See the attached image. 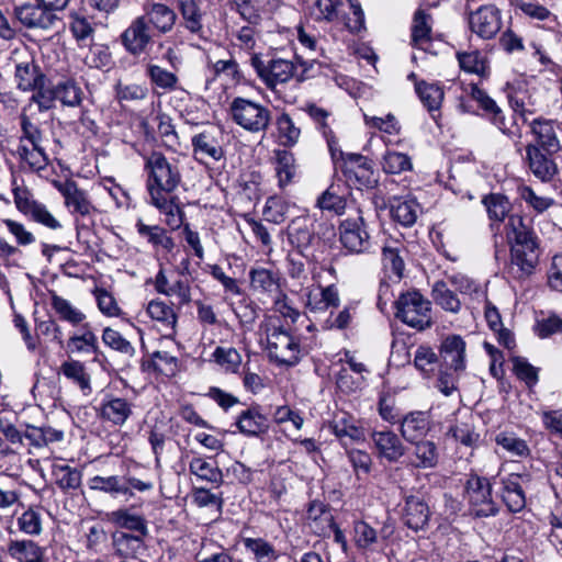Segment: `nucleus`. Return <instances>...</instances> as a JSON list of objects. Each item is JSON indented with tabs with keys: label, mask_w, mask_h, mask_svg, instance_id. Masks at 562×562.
<instances>
[{
	"label": "nucleus",
	"mask_w": 562,
	"mask_h": 562,
	"mask_svg": "<svg viewBox=\"0 0 562 562\" xmlns=\"http://www.w3.org/2000/svg\"><path fill=\"white\" fill-rule=\"evenodd\" d=\"M439 357L437 386L445 396H450L458 390L459 379L467 369V342L463 337H445L439 347Z\"/></svg>",
	"instance_id": "nucleus-1"
},
{
	"label": "nucleus",
	"mask_w": 562,
	"mask_h": 562,
	"mask_svg": "<svg viewBox=\"0 0 562 562\" xmlns=\"http://www.w3.org/2000/svg\"><path fill=\"white\" fill-rule=\"evenodd\" d=\"M259 342L267 349L269 358L279 364L293 366L299 361V347L292 336L279 325L277 317H269L260 326Z\"/></svg>",
	"instance_id": "nucleus-2"
},
{
	"label": "nucleus",
	"mask_w": 562,
	"mask_h": 562,
	"mask_svg": "<svg viewBox=\"0 0 562 562\" xmlns=\"http://www.w3.org/2000/svg\"><path fill=\"white\" fill-rule=\"evenodd\" d=\"M146 188L149 196L173 193L181 182L179 166L175 159L154 151L145 157Z\"/></svg>",
	"instance_id": "nucleus-3"
},
{
	"label": "nucleus",
	"mask_w": 562,
	"mask_h": 562,
	"mask_svg": "<svg viewBox=\"0 0 562 562\" xmlns=\"http://www.w3.org/2000/svg\"><path fill=\"white\" fill-rule=\"evenodd\" d=\"M396 317L407 326L423 330L431 325L430 302L418 291L402 293L396 301Z\"/></svg>",
	"instance_id": "nucleus-4"
},
{
	"label": "nucleus",
	"mask_w": 562,
	"mask_h": 562,
	"mask_svg": "<svg viewBox=\"0 0 562 562\" xmlns=\"http://www.w3.org/2000/svg\"><path fill=\"white\" fill-rule=\"evenodd\" d=\"M339 241L349 254H364L371 248L370 234L361 211L348 215L338 227Z\"/></svg>",
	"instance_id": "nucleus-5"
},
{
	"label": "nucleus",
	"mask_w": 562,
	"mask_h": 562,
	"mask_svg": "<svg viewBox=\"0 0 562 562\" xmlns=\"http://www.w3.org/2000/svg\"><path fill=\"white\" fill-rule=\"evenodd\" d=\"M464 498L475 517H490L498 512L492 498V485L486 477L470 475L465 483Z\"/></svg>",
	"instance_id": "nucleus-6"
},
{
	"label": "nucleus",
	"mask_w": 562,
	"mask_h": 562,
	"mask_svg": "<svg viewBox=\"0 0 562 562\" xmlns=\"http://www.w3.org/2000/svg\"><path fill=\"white\" fill-rule=\"evenodd\" d=\"M53 186L64 198L65 207L76 218L91 217L98 212L89 193L81 189L72 179L64 181L54 180Z\"/></svg>",
	"instance_id": "nucleus-7"
},
{
	"label": "nucleus",
	"mask_w": 562,
	"mask_h": 562,
	"mask_svg": "<svg viewBox=\"0 0 562 562\" xmlns=\"http://www.w3.org/2000/svg\"><path fill=\"white\" fill-rule=\"evenodd\" d=\"M555 154L540 150L536 146H525L522 162L527 170L541 183H551L560 172L558 162L553 157Z\"/></svg>",
	"instance_id": "nucleus-8"
},
{
	"label": "nucleus",
	"mask_w": 562,
	"mask_h": 562,
	"mask_svg": "<svg viewBox=\"0 0 562 562\" xmlns=\"http://www.w3.org/2000/svg\"><path fill=\"white\" fill-rule=\"evenodd\" d=\"M539 256L537 238L510 245L512 270L516 277L522 279L532 274L539 263Z\"/></svg>",
	"instance_id": "nucleus-9"
},
{
	"label": "nucleus",
	"mask_w": 562,
	"mask_h": 562,
	"mask_svg": "<svg viewBox=\"0 0 562 562\" xmlns=\"http://www.w3.org/2000/svg\"><path fill=\"white\" fill-rule=\"evenodd\" d=\"M468 24L472 33L483 40H491L502 27L501 11L491 4L482 5L469 13Z\"/></svg>",
	"instance_id": "nucleus-10"
},
{
	"label": "nucleus",
	"mask_w": 562,
	"mask_h": 562,
	"mask_svg": "<svg viewBox=\"0 0 562 562\" xmlns=\"http://www.w3.org/2000/svg\"><path fill=\"white\" fill-rule=\"evenodd\" d=\"M14 15L27 29L49 30L59 20L56 13L50 12L40 2L15 7Z\"/></svg>",
	"instance_id": "nucleus-11"
},
{
	"label": "nucleus",
	"mask_w": 562,
	"mask_h": 562,
	"mask_svg": "<svg viewBox=\"0 0 562 562\" xmlns=\"http://www.w3.org/2000/svg\"><path fill=\"white\" fill-rule=\"evenodd\" d=\"M251 66L269 87L286 82L293 77L295 70L293 63L290 60L274 59L266 65L258 56L251 58Z\"/></svg>",
	"instance_id": "nucleus-12"
},
{
	"label": "nucleus",
	"mask_w": 562,
	"mask_h": 562,
	"mask_svg": "<svg viewBox=\"0 0 562 562\" xmlns=\"http://www.w3.org/2000/svg\"><path fill=\"white\" fill-rule=\"evenodd\" d=\"M532 140L526 146H536L540 150L549 153H559L562 144L558 136L557 124L552 120L535 119L529 124Z\"/></svg>",
	"instance_id": "nucleus-13"
},
{
	"label": "nucleus",
	"mask_w": 562,
	"mask_h": 562,
	"mask_svg": "<svg viewBox=\"0 0 562 562\" xmlns=\"http://www.w3.org/2000/svg\"><path fill=\"white\" fill-rule=\"evenodd\" d=\"M134 404L128 400L106 394L100 404V417L113 426H123L133 415Z\"/></svg>",
	"instance_id": "nucleus-14"
},
{
	"label": "nucleus",
	"mask_w": 562,
	"mask_h": 562,
	"mask_svg": "<svg viewBox=\"0 0 562 562\" xmlns=\"http://www.w3.org/2000/svg\"><path fill=\"white\" fill-rule=\"evenodd\" d=\"M122 44L133 55L142 54L151 42L150 29L145 16H137L121 35Z\"/></svg>",
	"instance_id": "nucleus-15"
},
{
	"label": "nucleus",
	"mask_w": 562,
	"mask_h": 562,
	"mask_svg": "<svg viewBox=\"0 0 562 562\" xmlns=\"http://www.w3.org/2000/svg\"><path fill=\"white\" fill-rule=\"evenodd\" d=\"M524 480L525 476L517 473H510L501 479V497L512 513H519L526 506L525 492L521 486Z\"/></svg>",
	"instance_id": "nucleus-16"
},
{
	"label": "nucleus",
	"mask_w": 562,
	"mask_h": 562,
	"mask_svg": "<svg viewBox=\"0 0 562 562\" xmlns=\"http://www.w3.org/2000/svg\"><path fill=\"white\" fill-rule=\"evenodd\" d=\"M181 15V25L199 40L206 41L207 34L203 25V12L196 0H177Z\"/></svg>",
	"instance_id": "nucleus-17"
},
{
	"label": "nucleus",
	"mask_w": 562,
	"mask_h": 562,
	"mask_svg": "<svg viewBox=\"0 0 562 562\" xmlns=\"http://www.w3.org/2000/svg\"><path fill=\"white\" fill-rule=\"evenodd\" d=\"M431 429V418L427 412L416 411L404 416L401 422L402 437L411 443L423 441Z\"/></svg>",
	"instance_id": "nucleus-18"
},
{
	"label": "nucleus",
	"mask_w": 562,
	"mask_h": 562,
	"mask_svg": "<svg viewBox=\"0 0 562 562\" xmlns=\"http://www.w3.org/2000/svg\"><path fill=\"white\" fill-rule=\"evenodd\" d=\"M144 12L143 16L146 18L148 25L150 24L161 34L169 33L178 19L176 11L161 2L145 3Z\"/></svg>",
	"instance_id": "nucleus-19"
},
{
	"label": "nucleus",
	"mask_w": 562,
	"mask_h": 562,
	"mask_svg": "<svg viewBox=\"0 0 562 562\" xmlns=\"http://www.w3.org/2000/svg\"><path fill=\"white\" fill-rule=\"evenodd\" d=\"M371 439L380 458L389 462H396L405 454V447L401 439L391 430H374Z\"/></svg>",
	"instance_id": "nucleus-20"
},
{
	"label": "nucleus",
	"mask_w": 562,
	"mask_h": 562,
	"mask_svg": "<svg viewBox=\"0 0 562 562\" xmlns=\"http://www.w3.org/2000/svg\"><path fill=\"white\" fill-rule=\"evenodd\" d=\"M150 202L165 216L164 222L171 229H178L183 224V211L178 203V198L172 193L153 195Z\"/></svg>",
	"instance_id": "nucleus-21"
},
{
	"label": "nucleus",
	"mask_w": 562,
	"mask_h": 562,
	"mask_svg": "<svg viewBox=\"0 0 562 562\" xmlns=\"http://www.w3.org/2000/svg\"><path fill=\"white\" fill-rule=\"evenodd\" d=\"M403 518L408 528L420 530L428 524L429 507L422 497L409 495L405 498Z\"/></svg>",
	"instance_id": "nucleus-22"
},
{
	"label": "nucleus",
	"mask_w": 562,
	"mask_h": 562,
	"mask_svg": "<svg viewBox=\"0 0 562 562\" xmlns=\"http://www.w3.org/2000/svg\"><path fill=\"white\" fill-rule=\"evenodd\" d=\"M110 522L119 528L132 531L131 533L148 536L149 529L143 515L133 513L130 508H119L108 515Z\"/></svg>",
	"instance_id": "nucleus-23"
},
{
	"label": "nucleus",
	"mask_w": 562,
	"mask_h": 562,
	"mask_svg": "<svg viewBox=\"0 0 562 562\" xmlns=\"http://www.w3.org/2000/svg\"><path fill=\"white\" fill-rule=\"evenodd\" d=\"M415 448L408 458L407 465L413 469H434L439 461V453L434 441L423 440L414 442Z\"/></svg>",
	"instance_id": "nucleus-24"
},
{
	"label": "nucleus",
	"mask_w": 562,
	"mask_h": 562,
	"mask_svg": "<svg viewBox=\"0 0 562 562\" xmlns=\"http://www.w3.org/2000/svg\"><path fill=\"white\" fill-rule=\"evenodd\" d=\"M330 429L342 445L360 441L364 438L363 430L357 425L356 420L346 413L334 417L330 423Z\"/></svg>",
	"instance_id": "nucleus-25"
},
{
	"label": "nucleus",
	"mask_w": 562,
	"mask_h": 562,
	"mask_svg": "<svg viewBox=\"0 0 562 562\" xmlns=\"http://www.w3.org/2000/svg\"><path fill=\"white\" fill-rule=\"evenodd\" d=\"M412 44L424 52L431 45V16L424 10H417L412 24Z\"/></svg>",
	"instance_id": "nucleus-26"
},
{
	"label": "nucleus",
	"mask_w": 562,
	"mask_h": 562,
	"mask_svg": "<svg viewBox=\"0 0 562 562\" xmlns=\"http://www.w3.org/2000/svg\"><path fill=\"white\" fill-rule=\"evenodd\" d=\"M422 209L414 198H395L391 204L393 220L405 227L414 225Z\"/></svg>",
	"instance_id": "nucleus-27"
},
{
	"label": "nucleus",
	"mask_w": 562,
	"mask_h": 562,
	"mask_svg": "<svg viewBox=\"0 0 562 562\" xmlns=\"http://www.w3.org/2000/svg\"><path fill=\"white\" fill-rule=\"evenodd\" d=\"M88 486L92 491L110 494L112 497H117L119 495L132 497L134 495V493L127 488L124 476L120 475L92 476L88 481Z\"/></svg>",
	"instance_id": "nucleus-28"
},
{
	"label": "nucleus",
	"mask_w": 562,
	"mask_h": 562,
	"mask_svg": "<svg viewBox=\"0 0 562 562\" xmlns=\"http://www.w3.org/2000/svg\"><path fill=\"white\" fill-rule=\"evenodd\" d=\"M339 293L335 285L316 288L307 293L306 306L312 312H322L339 305Z\"/></svg>",
	"instance_id": "nucleus-29"
},
{
	"label": "nucleus",
	"mask_w": 562,
	"mask_h": 562,
	"mask_svg": "<svg viewBox=\"0 0 562 562\" xmlns=\"http://www.w3.org/2000/svg\"><path fill=\"white\" fill-rule=\"evenodd\" d=\"M471 98L476 101L479 106L485 112L492 123L497 126L503 133H506L507 127L503 111L496 104V102L481 88L477 86L471 87Z\"/></svg>",
	"instance_id": "nucleus-30"
},
{
	"label": "nucleus",
	"mask_w": 562,
	"mask_h": 562,
	"mask_svg": "<svg viewBox=\"0 0 562 562\" xmlns=\"http://www.w3.org/2000/svg\"><path fill=\"white\" fill-rule=\"evenodd\" d=\"M189 471L196 480L215 486H218L223 480L222 471L212 459L193 457L189 462Z\"/></svg>",
	"instance_id": "nucleus-31"
},
{
	"label": "nucleus",
	"mask_w": 562,
	"mask_h": 562,
	"mask_svg": "<svg viewBox=\"0 0 562 562\" xmlns=\"http://www.w3.org/2000/svg\"><path fill=\"white\" fill-rule=\"evenodd\" d=\"M59 461L60 459L54 458L50 465L56 485L64 492L80 487L82 480L81 471L63 464Z\"/></svg>",
	"instance_id": "nucleus-32"
},
{
	"label": "nucleus",
	"mask_w": 562,
	"mask_h": 562,
	"mask_svg": "<svg viewBox=\"0 0 562 562\" xmlns=\"http://www.w3.org/2000/svg\"><path fill=\"white\" fill-rule=\"evenodd\" d=\"M8 554L18 562H36L44 555V549L30 539L10 540L7 546Z\"/></svg>",
	"instance_id": "nucleus-33"
},
{
	"label": "nucleus",
	"mask_w": 562,
	"mask_h": 562,
	"mask_svg": "<svg viewBox=\"0 0 562 562\" xmlns=\"http://www.w3.org/2000/svg\"><path fill=\"white\" fill-rule=\"evenodd\" d=\"M193 153L198 160H220L223 157L222 147L210 132H203L192 137Z\"/></svg>",
	"instance_id": "nucleus-34"
},
{
	"label": "nucleus",
	"mask_w": 562,
	"mask_h": 562,
	"mask_svg": "<svg viewBox=\"0 0 562 562\" xmlns=\"http://www.w3.org/2000/svg\"><path fill=\"white\" fill-rule=\"evenodd\" d=\"M16 154L22 166L31 171L38 172L48 164V157L42 144H19Z\"/></svg>",
	"instance_id": "nucleus-35"
},
{
	"label": "nucleus",
	"mask_w": 562,
	"mask_h": 562,
	"mask_svg": "<svg viewBox=\"0 0 562 562\" xmlns=\"http://www.w3.org/2000/svg\"><path fill=\"white\" fill-rule=\"evenodd\" d=\"M147 537L126 531H115L112 535V542L115 551L121 557H133L144 549Z\"/></svg>",
	"instance_id": "nucleus-36"
},
{
	"label": "nucleus",
	"mask_w": 562,
	"mask_h": 562,
	"mask_svg": "<svg viewBox=\"0 0 562 562\" xmlns=\"http://www.w3.org/2000/svg\"><path fill=\"white\" fill-rule=\"evenodd\" d=\"M352 539L357 549L363 552H374L381 543L376 530L363 520L355 521Z\"/></svg>",
	"instance_id": "nucleus-37"
},
{
	"label": "nucleus",
	"mask_w": 562,
	"mask_h": 562,
	"mask_svg": "<svg viewBox=\"0 0 562 562\" xmlns=\"http://www.w3.org/2000/svg\"><path fill=\"white\" fill-rule=\"evenodd\" d=\"M98 348V337L88 324L83 325L77 334L70 336L67 341V349L72 353L97 352Z\"/></svg>",
	"instance_id": "nucleus-38"
},
{
	"label": "nucleus",
	"mask_w": 562,
	"mask_h": 562,
	"mask_svg": "<svg viewBox=\"0 0 562 562\" xmlns=\"http://www.w3.org/2000/svg\"><path fill=\"white\" fill-rule=\"evenodd\" d=\"M448 280L462 295H468L472 303H481L485 301V289L465 274L454 273L449 276Z\"/></svg>",
	"instance_id": "nucleus-39"
},
{
	"label": "nucleus",
	"mask_w": 562,
	"mask_h": 562,
	"mask_svg": "<svg viewBox=\"0 0 562 562\" xmlns=\"http://www.w3.org/2000/svg\"><path fill=\"white\" fill-rule=\"evenodd\" d=\"M306 111L326 139L331 157L335 158L337 151V137L335 136L330 125L327 123V119L330 115L329 112L315 104L308 105Z\"/></svg>",
	"instance_id": "nucleus-40"
},
{
	"label": "nucleus",
	"mask_w": 562,
	"mask_h": 562,
	"mask_svg": "<svg viewBox=\"0 0 562 562\" xmlns=\"http://www.w3.org/2000/svg\"><path fill=\"white\" fill-rule=\"evenodd\" d=\"M18 88L22 91H32L42 86L43 76L33 61L21 63L15 68Z\"/></svg>",
	"instance_id": "nucleus-41"
},
{
	"label": "nucleus",
	"mask_w": 562,
	"mask_h": 562,
	"mask_svg": "<svg viewBox=\"0 0 562 562\" xmlns=\"http://www.w3.org/2000/svg\"><path fill=\"white\" fill-rule=\"evenodd\" d=\"M148 316L170 331L175 330L177 324V314L172 306L161 300H151L146 308Z\"/></svg>",
	"instance_id": "nucleus-42"
},
{
	"label": "nucleus",
	"mask_w": 562,
	"mask_h": 562,
	"mask_svg": "<svg viewBox=\"0 0 562 562\" xmlns=\"http://www.w3.org/2000/svg\"><path fill=\"white\" fill-rule=\"evenodd\" d=\"M517 194L529 209L538 214L548 211L555 204V200L553 198L538 194L533 188L528 184L518 186Z\"/></svg>",
	"instance_id": "nucleus-43"
},
{
	"label": "nucleus",
	"mask_w": 562,
	"mask_h": 562,
	"mask_svg": "<svg viewBox=\"0 0 562 562\" xmlns=\"http://www.w3.org/2000/svg\"><path fill=\"white\" fill-rule=\"evenodd\" d=\"M431 295L437 305L442 310L457 314L461 310V301L457 294L450 290L445 281H437L432 285Z\"/></svg>",
	"instance_id": "nucleus-44"
},
{
	"label": "nucleus",
	"mask_w": 562,
	"mask_h": 562,
	"mask_svg": "<svg viewBox=\"0 0 562 562\" xmlns=\"http://www.w3.org/2000/svg\"><path fill=\"white\" fill-rule=\"evenodd\" d=\"M60 372L75 384H77L85 395L91 393L90 375L86 371V367L78 360L65 361L60 366Z\"/></svg>",
	"instance_id": "nucleus-45"
},
{
	"label": "nucleus",
	"mask_w": 562,
	"mask_h": 562,
	"mask_svg": "<svg viewBox=\"0 0 562 562\" xmlns=\"http://www.w3.org/2000/svg\"><path fill=\"white\" fill-rule=\"evenodd\" d=\"M136 229L139 236L147 239L154 247H161L170 251L173 248V240L169 237L164 228L157 225H146L140 220L136 223Z\"/></svg>",
	"instance_id": "nucleus-46"
},
{
	"label": "nucleus",
	"mask_w": 562,
	"mask_h": 562,
	"mask_svg": "<svg viewBox=\"0 0 562 562\" xmlns=\"http://www.w3.org/2000/svg\"><path fill=\"white\" fill-rule=\"evenodd\" d=\"M415 91L429 112L439 110L443 100V90L440 86L420 81L415 83Z\"/></svg>",
	"instance_id": "nucleus-47"
},
{
	"label": "nucleus",
	"mask_w": 562,
	"mask_h": 562,
	"mask_svg": "<svg viewBox=\"0 0 562 562\" xmlns=\"http://www.w3.org/2000/svg\"><path fill=\"white\" fill-rule=\"evenodd\" d=\"M251 289L254 293L262 295H273L279 291V283L277 278L270 270L254 269L251 271Z\"/></svg>",
	"instance_id": "nucleus-48"
},
{
	"label": "nucleus",
	"mask_w": 562,
	"mask_h": 562,
	"mask_svg": "<svg viewBox=\"0 0 562 562\" xmlns=\"http://www.w3.org/2000/svg\"><path fill=\"white\" fill-rule=\"evenodd\" d=\"M16 525L19 530L27 536L36 537L43 531V518L37 507L30 506L18 518Z\"/></svg>",
	"instance_id": "nucleus-49"
},
{
	"label": "nucleus",
	"mask_w": 562,
	"mask_h": 562,
	"mask_svg": "<svg viewBox=\"0 0 562 562\" xmlns=\"http://www.w3.org/2000/svg\"><path fill=\"white\" fill-rule=\"evenodd\" d=\"M415 368L426 376H430L437 368L440 369L439 357L429 346H418L414 355Z\"/></svg>",
	"instance_id": "nucleus-50"
},
{
	"label": "nucleus",
	"mask_w": 562,
	"mask_h": 562,
	"mask_svg": "<svg viewBox=\"0 0 562 562\" xmlns=\"http://www.w3.org/2000/svg\"><path fill=\"white\" fill-rule=\"evenodd\" d=\"M294 162L295 160L292 153L285 149L276 150V172L281 188H284L294 178L296 172Z\"/></svg>",
	"instance_id": "nucleus-51"
},
{
	"label": "nucleus",
	"mask_w": 562,
	"mask_h": 562,
	"mask_svg": "<svg viewBox=\"0 0 562 562\" xmlns=\"http://www.w3.org/2000/svg\"><path fill=\"white\" fill-rule=\"evenodd\" d=\"M506 236L510 245L537 238L524 217L517 214L508 217Z\"/></svg>",
	"instance_id": "nucleus-52"
},
{
	"label": "nucleus",
	"mask_w": 562,
	"mask_h": 562,
	"mask_svg": "<svg viewBox=\"0 0 562 562\" xmlns=\"http://www.w3.org/2000/svg\"><path fill=\"white\" fill-rule=\"evenodd\" d=\"M449 434L460 443L473 448L477 445L480 435L475 431L472 418L457 420L449 429Z\"/></svg>",
	"instance_id": "nucleus-53"
},
{
	"label": "nucleus",
	"mask_w": 562,
	"mask_h": 562,
	"mask_svg": "<svg viewBox=\"0 0 562 562\" xmlns=\"http://www.w3.org/2000/svg\"><path fill=\"white\" fill-rule=\"evenodd\" d=\"M53 98L67 106H77L81 102V88L71 80L58 83L52 91Z\"/></svg>",
	"instance_id": "nucleus-54"
},
{
	"label": "nucleus",
	"mask_w": 562,
	"mask_h": 562,
	"mask_svg": "<svg viewBox=\"0 0 562 562\" xmlns=\"http://www.w3.org/2000/svg\"><path fill=\"white\" fill-rule=\"evenodd\" d=\"M146 75L150 82L162 91H172L177 87V76L158 65H148L146 68Z\"/></svg>",
	"instance_id": "nucleus-55"
},
{
	"label": "nucleus",
	"mask_w": 562,
	"mask_h": 562,
	"mask_svg": "<svg viewBox=\"0 0 562 562\" xmlns=\"http://www.w3.org/2000/svg\"><path fill=\"white\" fill-rule=\"evenodd\" d=\"M491 220L502 222L508 215L512 204L509 200L499 193H492L483 199Z\"/></svg>",
	"instance_id": "nucleus-56"
},
{
	"label": "nucleus",
	"mask_w": 562,
	"mask_h": 562,
	"mask_svg": "<svg viewBox=\"0 0 562 562\" xmlns=\"http://www.w3.org/2000/svg\"><path fill=\"white\" fill-rule=\"evenodd\" d=\"M381 164L383 171L391 175H398L413 167L408 155L395 150H386Z\"/></svg>",
	"instance_id": "nucleus-57"
},
{
	"label": "nucleus",
	"mask_w": 562,
	"mask_h": 562,
	"mask_svg": "<svg viewBox=\"0 0 562 562\" xmlns=\"http://www.w3.org/2000/svg\"><path fill=\"white\" fill-rule=\"evenodd\" d=\"M52 306L61 319L72 325L80 324L86 318V315L69 301L56 294L52 296Z\"/></svg>",
	"instance_id": "nucleus-58"
},
{
	"label": "nucleus",
	"mask_w": 562,
	"mask_h": 562,
	"mask_svg": "<svg viewBox=\"0 0 562 562\" xmlns=\"http://www.w3.org/2000/svg\"><path fill=\"white\" fill-rule=\"evenodd\" d=\"M338 158H341L345 161V173L349 177L355 175V177L359 179V177H363L364 173L369 170L367 159L362 155L344 154L337 145L336 157L334 159Z\"/></svg>",
	"instance_id": "nucleus-59"
},
{
	"label": "nucleus",
	"mask_w": 562,
	"mask_h": 562,
	"mask_svg": "<svg viewBox=\"0 0 562 562\" xmlns=\"http://www.w3.org/2000/svg\"><path fill=\"white\" fill-rule=\"evenodd\" d=\"M535 331L540 338H548L562 331V318L557 314H544L537 318Z\"/></svg>",
	"instance_id": "nucleus-60"
},
{
	"label": "nucleus",
	"mask_w": 562,
	"mask_h": 562,
	"mask_svg": "<svg viewBox=\"0 0 562 562\" xmlns=\"http://www.w3.org/2000/svg\"><path fill=\"white\" fill-rule=\"evenodd\" d=\"M317 206L323 211H328L340 215L346 209V200L337 193L334 186H330L317 199Z\"/></svg>",
	"instance_id": "nucleus-61"
},
{
	"label": "nucleus",
	"mask_w": 562,
	"mask_h": 562,
	"mask_svg": "<svg viewBox=\"0 0 562 562\" xmlns=\"http://www.w3.org/2000/svg\"><path fill=\"white\" fill-rule=\"evenodd\" d=\"M495 441L504 450L515 457H525L529 453V448L525 440L518 438L510 432H501L496 436Z\"/></svg>",
	"instance_id": "nucleus-62"
},
{
	"label": "nucleus",
	"mask_w": 562,
	"mask_h": 562,
	"mask_svg": "<svg viewBox=\"0 0 562 562\" xmlns=\"http://www.w3.org/2000/svg\"><path fill=\"white\" fill-rule=\"evenodd\" d=\"M364 124L370 128L379 130L387 135H397L401 132V125L396 117L389 113L384 117L363 115Z\"/></svg>",
	"instance_id": "nucleus-63"
},
{
	"label": "nucleus",
	"mask_w": 562,
	"mask_h": 562,
	"mask_svg": "<svg viewBox=\"0 0 562 562\" xmlns=\"http://www.w3.org/2000/svg\"><path fill=\"white\" fill-rule=\"evenodd\" d=\"M279 139L283 146H293L297 143L301 131L288 114H282L277 121Z\"/></svg>",
	"instance_id": "nucleus-64"
}]
</instances>
